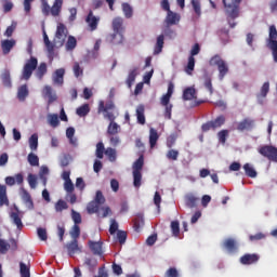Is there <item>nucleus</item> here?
Returning a JSON list of instances; mask_svg holds the SVG:
<instances>
[{
    "instance_id": "f257e3e1",
    "label": "nucleus",
    "mask_w": 277,
    "mask_h": 277,
    "mask_svg": "<svg viewBox=\"0 0 277 277\" xmlns=\"http://www.w3.org/2000/svg\"><path fill=\"white\" fill-rule=\"evenodd\" d=\"M105 201L106 200L103 192L97 190L94 199L90 201L87 206V212L89 213V215H93V213H96L97 217L103 219L111 215V208H109V206H103L105 205Z\"/></svg>"
},
{
    "instance_id": "f03ea898",
    "label": "nucleus",
    "mask_w": 277,
    "mask_h": 277,
    "mask_svg": "<svg viewBox=\"0 0 277 277\" xmlns=\"http://www.w3.org/2000/svg\"><path fill=\"white\" fill-rule=\"evenodd\" d=\"M225 8V14L227 17V23L232 29L237 27L235 18H239V5H241L242 0H233L232 3H226V0H222Z\"/></svg>"
},
{
    "instance_id": "7ed1b4c3",
    "label": "nucleus",
    "mask_w": 277,
    "mask_h": 277,
    "mask_svg": "<svg viewBox=\"0 0 277 277\" xmlns=\"http://www.w3.org/2000/svg\"><path fill=\"white\" fill-rule=\"evenodd\" d=\"M210 66H216L219 71V79L223 81L224 77L230 72V67H228V63L220 56V54H215L209 61Z\"/></svg>"
},
{
    "instance_id": "20e7f679",
    "label": "nucleus",
    "mask_w": 277,
    "mask_h": 277,
    "mask_svg": "<svg viewBox=\"0 0 277 277\" xmlns=\"http://www.w3.org/2000/svg\"><path fill=\"white\" fill-rule=\"evenodd\" d=\"M266 47L272 51L273 60L277 63V29L275 25L269 26Z\"/></svg>"
},
{
    "instance_id": "39448f33",
    "label": "nucleus",
    "mask_w": 277,
    "mask_h": 277,
    "mask_svg": "<svg viewBox=\"0 0 277 277\" xmlns=\"http://www.w3.org/2000/svg\"><path fill=\"white\" fill-rule=\"evenodd\" d=\"M66 38H68V28L63 23H60L56 28L54 44L56 49L64 47V42H66Z\"/></svg>"
},
{
    "instance_id": "423d86ee",
    "label": "nucleus",
    "mask_w": 277,
    "mask_h": 277,
    "mask_svg": "<svg viewBox=\"0 0 277 277\" xmlns=\"http://www.w3.org/2000/svg\"><path fill=\"white\" fill-rule=\"evenodd\" d=\"M36 68H38V58L31 56L30 60H28L24 65V68L22 71V79H25V81H29Z\"/></svg>"
},
{
    "instance_id": "0eeeda50",
    "label": "nucleus",
    "mask_w": 277,
    "mask_h": 277,
    "mask_svg": "<svg viewBox=\"0 0 277 277\" xmlns=\"http://www.w3.org/2000/svg\"><path fill=\"white\" fill-rule=\"evenodd\" d=\"M226 122V117L224 115H220L214 120L208 121L201 126V130L203 133H207V131H215V129H220V127H223Z\"/></svg>"
},
{
    "instance_id": "6e6552de",
    "label": "nucleus",
    "mask_w": 277,
    "mask_h": 277,
    "mask_svg": "<svg viewBox=\"0 0 277 277\" xmlns=\"http://www.w3.org/2000/svg\"><path fill=\"white\" fill-rule=\"evenodd\" d=\"M260 155L265 157L269 161H275L277 163V148L272 145H263L259 148Z\"/></svg>"
},
{
    "instance_id": "1a4fd4ad",
    "label": "nucleus",
    "mask_w": 277,
    "mask_h": 277,
    "mask_svg": "<svg viewBox=\"0 0 277 277\" xmlns=\"http://www.w3.org/2000/svg\"><path fill=\"white\" fill-rule=\"evenodd\" d=\"M42 96L43 98H48V105H52V103L57 101V93H55V90H53V87L51 85L43 87Z\"/></svg>"
},
{
    "instance_id": "9d476101",
    "label": "nucleus",
    "mask_w": 277,
    "mask_h": 277,
    "mask_svg": "<svg viewBox=\"0 0 277 277\" xmlns=\"http://www.w3.org/2000/svg\"><path fill=\"white\" fill-rule=\"evenodd\" d=\"M85 23L89 25L90 31H96L98 29V23H101V17L94 15V12L89 11Z\"/></svg>"
},
{
    "instance_id": "9b49d317",
    "label": "nucleus",
    "mask_w": 277,
    "mask_h": 277,
    "mask_svg": "<svg viewBox=\"0 0 277 277\" xmlns=\"http://www.w3.org/2000/svg\"><path fill=\"white\" fill-rule=\"evenodd\" d=\"M260 260L261 255L256 253H246L239 259L241 265H255Z\"/></svg>"
},
{
    "instance_id": "f8f14e48",
    "label": "nucleus",
    "mask_w": 277,
    "mask_h": 277,
    "mask_svg": "<svg viewBox=\"0 0 277 277\" xmlns=\"http://www.w3.org/2000/svg\"><path fill=\"white\" fill-rule=\"evenodd\" d=\"M88 246L94 256H103V241L89 240Z\"/></svg>"
},
{
    "instance_id": "ddd939ff",
    "label": "nucleus",
    "mask_w": 277,
    "mask_h": 277,
    "mask_svg": "<svg viewBox=\"0 0 277 277\" xmlns=\"http://www.w3.org/2000/svg\"><path fill=\"white\" fill-rule=\"evenodd\" d=\"M64 75H66V69L58 68L54 71L52 81L54 85H64Z\"/></svg>"
},
{
    "instance_id": "4468645a",
    "label": "nucleus",
    "mask_w": 277,
    "mask_h": 277,
    "mask_svg": "<svg viewBox=\"0 0 277 277\" xmlns=\"http://www.w3.org/2000/svg\"><path fill=\"white\" fill-rule=\"evenodd\" d=\"M254 129V119L245 118L237 126V131H252Z\"/></svg>"
},
{
    "instance_id": "2eb2a0df",
    "label": "nucleus",
    "mask_w": 277,
    "mask_h": 277,
    "mask_svg": "<svg viewBox=\"0 0 277 277\" xmlns=\"http://www.w3.org/2000/svg\"><path fill=\"white\" fill-rule=\"evenodd\" d=\"M107 40L110 44L118 47L119 44L124 43V35H122V32H114L107 37Z\"/></svg>"
},
{
    "instance_id": "dca6fc26",
    "label": "nucleus",
    "mask_w": 277,
    "mask_h": 277,
    "mask_svg": "<svg viewBox=\"0 0 277 277\" xmlns=\"http://www.w3.org/2000/svg\"><path fill=\"white\" fill-rule=\"evenodd\" d=\"M10 217L13 224L17 227V230H23V217L21 216V211H18L17 208L15 211L11 212Z\"/></svg>"
},
{
    "instance_id": "f3484780",
    "label": "nucleus",
    "mask_w": 277,
    "mask_h": 277,
    "mask_svg": "<svg viewBox=\"0 0 277 277\" xmlns=\"http://www.w3.org/2000/svg\"><path fill=\"white\" fill-rule=\"evenodd\" d=\"M16 47V40L14 39H5L1 41V49L3 55H8L12 49Z\"/></svg>"
},
{
    "instance_id": "a211bd4d",
    "label": "nucleus",
    "mask_w": 277,
    "mask_h": 277,
    "mask_svg": "<svg viewBox=\"0 0 277 277\" xmlns=\"http://www.w3.org/2000/svg\"><path fill=\"white\" fill-rule=\"evenodd\" d=\"M111 25L115 34H122L124 31V19L122 17H115Z\"/></svg>"
},
{
    "instance_id": "6ab92c4d",
    "label": "nucleus",
    "mask_w": 277,
    "mask_h": 277,
    "mask_svg": "<svg viewBox=\"0 0 277 277\" xmlns=\"http://www.w3.org/2000/svg\"><path fill=\"white\" fill-rule=\"evenodd\" d=\"M199 200L200 199L194 194H188L185 196V205L188 207V209H196V207H198Z\"/></svg>"
},
{
    "instance_id": "aec40b11",
    "label": "nucleus",
    "mask_w": 277,
    "mask_h": 277,
    "mask_svg": "<svg viewBox=\"0 0 277 277\" xmlns=\"http://www.w3.org/2000/svg\"><path fill=\"white\" fill-rule=\"evenodd\" d=\"M179 21H181V16H179V14H176L172 11L167 12V17H166L164 22L168 25V27H171V25H176V23H179Z\"/></svg>"
},
{
    "instance_id": "412c9836",
    "label": "nucleus",
    "mask_w": 277,
    "mask_h": 277,
    "mask_svg": "<svg viewBox=\"0 0 277 277\" xmlns=\"http://www.w3.org/2000/svg\"><path fill=\"white\" fill-rule=\"evenodd\" d=\"M113 109H116V105L114 104V102H108L105 104V102L101 101L98 103V108H97L98 114L111 111Z\"/></svg>"
},
{
    "instance_id": "4be33fe9",
    "label": "nucleus",
    "mask_w": 277,
    "mask_h": 277,
    "mask_svg": "<svg viewBox=\"0 0 277 277\" xmlns=\"http://www.w3.org/2000/svg\"><path fill=\"white\" fill-rule=\"evenodd\" d=\"M223 248L228 252H237V240L233 238H227L223 242Z\"/></svg>"
},
{
    "instance_id": "5701e85b",
    "label": "nucleus",
    "mask_w": 277,
    "mask_h": 277,
    "mask_svg": "<svg viewBox=\"0 0 277 277\" xmlns=\"http://www.w3.org/2000/svg\"><path fill=\"white\" fill-rule=\"evenodd\" d=\"M64 5V0H55L53 5L51 6V15L60 16L62 13V6Z\"/></svg>"
},
{
    "instance_id": "b1692460",
    "label": "nucleus",
    "mask_w": 277,
    "mask_h": 277,
    "mask_svg": "<svg viewBox=\"0 0 277 277\" xmlns=\"http://www.w3.org/2000/svg\"><path fill=\"white\" fill-rule=\"evenodd\" d=\"M67 251L69 256L77 254V252H81V248H79V242L74 239L71 242L67 243Z\"/></svg>"
},
{
    "instance_id": "393cba45",
    "label": "nucleus",
    "mask_w": 277,
    "mask_h": 277,
    "mask_svg": "<svg viewBox=\"0 0 277 277\" xmlns=\"http://www.w3.org/2000/svg\"><path fill=\"white\" fill-rule=\"evenodd\" d=\"M137 77V67H134L129 71L128 78L126 80V84L129 89L133 87V83H135V78Z\"/></svg>"
},
{
    "instance_id": "a878e982",
    "label": "nucleus",
    "mask_w": 277,
    "mask_h": 277,
    "mask_svg": "<svg viewBox=\"0 0 277 277\" xmlns=\"http://www.w3.org/2000/svg\"><path fill=\"white\" fill-rule=\"evenodd\" d=\"M22 200L27 205L28 209H34V199L25 188H22Z\"/></svg>"
},
{
    "instance_id": "bb28decb",
    "label": "nucleus",
    "mask_w": 277,
    "mask_h": 277,
    "mask_svg": "<svg viewBox=\"0 0 277 277\" xmlns=\"http://www.w3.org/2000/svg\"><path fill=\"white\" fill-rule=\"evenodd\" d=\"M157 142H159V133L156 129L150 128L149 130V146L150 148H154L157 146Z\"/></svg>"
},
{
    "instance_id": "cd10ccee",
    "label": "nucleus",
    "mask_w": 277,
    "mask_h": 277,
    "mask_svg": "<svg viewBox=\"0 0 277 277\" xmlns=\"http://www.w3.org/2000/svg\"><path fill=\"white\" fill-rule=\"evenodd\" d=\"M196 98V89L188 87L183 91V101H194Z\"/></svg>"
},
{
    "instance_id": "c85d7f7f",
    "label": "nucleus",
    "mask_w": 277,
    "mask_h": 277,
    "mask_svg": "<svg viewBox=\"0 0 277 277\" xmlns=\"http://www.w3.org/2000/svg\"><path fill=\"white\" fill-rule=\"evenodd\" d=\"M3 205H10L8 200V187L0 185V207H3Z\"/></svg>"
},
{
    "instance_id": "c756f323",
    "label": "nucleus",
    "mask_w": 277,
    "mask_h": 277,
    "mask_svg": "<svg viewBox=\"0 0 277 277\" xmlns=\"http://www.w3.org/2000/svg\"><path fill=\"white\" fill-rule=\"evenodd\" d=\"M29 96V89H27V84H23L18 88L17 98L18 101H25Z\"/></svg>"
},
{
    "instance_id": "7c9ffc66",
    "label": "nucleus",
    "mask_w": 277,
    "mask_h": 277,
    "mask_svg": "<svg viewBox=\"0 0 277 277\" xmlns=\"http://www.w3.org/2000/svg\"><path fill=\"white\" fill-rule=\"evenodd\" d=\"M163 40H164L163 35L158 36L157 42L154 49V55H159V53L163 51V43H164Z\"/></svg>"
},
{
    "instance_id": "2f4dec72",
    "label": "nucleus",
    "mask_w": 277,
    "mask_h": 277,
    "mask_svg": "<svg viewBox=\"0 0 277 277\" xmlns=\"http://www.w3.org/2000/svg\"><path fill=\"white\" fill-rule=\"evenodd\" d=\"M144 169V155H141L138 159L132 166V172H142Z\"/></svg>"
},
{
    "instance_id": "473e14b6",
    "label": "nucleus",
    "mask_w": 277,
    "mask_h": 277,
    "mask_svg": "<svg viewBox=\"0 0 277 277\" xmlns=\"http://www.w3.org/2000/svg\"><path fill=\"white\" fill-rule=\"evenodd\" d=\"M118 133H120V126L117 124L116 121H111L108 124L107 134L108 135H118Z\"/></svg>"
},
{
    "instance_id": "72a5a7b5",
    "label": "nucleus",
    "mask_w": 277,
    "mask_h": 277,
    "mask_svg": "<svg viewBox=\"0 0 277 277\" xmlns=\"http://www.w3.org/2000/svg\"><path fill=\"white\" fill-rule=\"evenodd\" d=\"M76 114L80 118H84V116H88V114H90V104H83L82 106L78 107L76 109Z\"/></svg>"
},
{
    "instance_id": "f704fd0d",
    "label": "nucleus",
    "mask_w": 277,
    "mask_h": 277,
    "mask_svg": "<svg viewBox=\"0 0 277 277\" xmlns=\"http://www.w3.org/2000/svg\"><path fill=\"white\" fill-rule=\"evenodd\" d=\"M56 213H62V211H66L68 209V202L64 199H58L54 206Z\"/></svg>"
},
{
    "instance_id": "c9c22d12",
    "label": "nucleus",
    "mask_w": 277,
    "mask_h": 277,
    "mask_svg": "<svg viewBox=\"0 0 277 277\" xmlns=\"http://www.w3.org/2000/svg\"><path fill=\"white\" fill-rule=\"evenodd\" d=\"M194 68H196V58L194 56H188V63L185 67V72L187 75H192L194 72Z\"/></svg>"
},
{
    "instance_id": "e433bc0d",
    "label": "nucleus",
    "mask_w": 277,
    "mask_h": 277,
    "mask_svg": "<svg viewBox=\"0 0 277 277\" xmlns=\"http://www.w3.org/2000/svg\"><path fill=\"white\" fill-rule=\"evenodd\" d=\"M132 176H133V186L136 189H140V187H142V172H132Z\"/></svg>"
},
{
    "instance_id": "4c0bfd02",
    "label": "nucleus",
    "mask_w": 277,
    "mask_h": 277,
    "mask_svg": "<svg viewBox=\"0 0 277 277\" xmlns=\"http://www.w3.org/2000/svg\"><path fill=\"white\" fill-rule=\"evenodd\" d=\"M27 161L32 168L40 166V158L34 153L28 154Z\"/></svg>"
},
{
    "instance_id": "58836bf2",
    "label": "nucleus",
    "mask_w": 277,
    "mask_h": 277,
    "mask_svg": "<svg viewBox=\"0 0 277 277\" xmlns=\"http://www.w3.org/2000/svg\"><path fill=\"white\" fill-rule=\"evenodd\" d=\"M84 265L89 267L90 272H94V269H96V265H98V261L94 258H87L84 260Z\"/></svg>"
},
{
    "instance_id": "ea45409f",
    "label": "nucleus",
    "mask_w": 277,
    "mask_h": 277,
    "mask_svg": "<svg viewBox=\"0 0 277 277\" xmlns=\"http://www.w3.org/2000/svg\"><path fill=\"white\" fill-rule=\"evenodd\" d=\"M19 274L21 276H31L29 262L28 264L19 262Z\"/></svg>"
},
{
    "instance_id": "a19ab883",
    "label": "nucleus",
    "mask_w": 277,
    "mask_h": 277,
    "mask_svg": "<svg viewBox=\"0 0 277 277\" xmlns=\"http://www.w3.org/2000/svg\"><path fill=\"white\" fill-rule=\"evenodd\" d=\"M243 170L245 173L250 177V179H256V170L250 166V163H245L243 164Z\"/></svg>"
},
{
    "instance_id": "79ce46f5",
    "label": "nucleus",
    "mask_w": 277,
    "mask_h": 277,
    "mask_svg": "<svg viewBox=\"0 0 277 277\" xmlns=\"http://www.w3.org/2000/svg\"><path fill=\"white\" fill-rule=\"evenodd\" d=\"M136 118L138 124H146V117L144 116V106H140L136 109Z\"/></svg>"
},
{
    "instance_id": "37998d69",
    "label": "nucleus",
    "mask_w": 277,
    "mask_h": 277,
    "mask_svg": "<svg viewBox=\"0 0 277 277\" xmlns=\"http://www.w3.org/2000/svg\"><path fill=\"white\" fill-rule=\"evenodd\" d=\"M122 11L126 16V18H132L133 17V8L129 3H122Z\"/></svg>"
},
{
    "instance_id": "c03bdc74",
    "label": "nucleus",
    "mask_w": 277,
    "mask_h": 277,
    "mask_svg": "<svg viewBox=\"0 0 277 277\" xmlns=\"http://www.w3.org/2000/svg\"><path fill=\"white\" fill-rule=\"evenodd\" d=\"M50 127L53 129L60 127V117L56 114H52L48 116Z\"/></svg>"
},
{
    "instance_id": "a18cd8bd",
    "label": "nucleus",
    "mask_w": 277,
    "mask_h": 277,
    "mask_svg": "<svg viewBox=\"0 0 277 277\" xmlns=\"http://www.w3.org/2000/svg\"><path fill=\"white\" fill-rule=\"evenodd\" d=\"M30 150H38V134H32L28 140Z\"/></svg>"
},
{
    "instance_id": "49530a36",
    "label": "nucleus",
    "mask_w": 277,
    "mask_h": 277,
    "mask_svg": "<svg viewBox=\"0 0 277 277\" xmlns=\"http://www.w3.org/2000/svg\"><path fill=\"white\" fill-rule=\"evenodd\" d=\"M267 94H269V82H264L260 90L258 98H265L267 97Z\"/></svg>"
},
{
    "instance_id": "de8ad7c7",
    "label": "nucleus",
    "mask_w": 277,
    "mask_h": 277,
    "mask_svg": "<svg viewBox=\"0 0 277 277\" xmlns=\"http://www.w3.org/2000/svg\"><path fill=\"white\" fill-rule=\"evenodd\" d=\"M71 239L77 240L81 236V227L79 225H74L69 232Z\"/></svg>"
},
{
    "instance_id": "09e8293b",
    "label": "nucleus",
    "mask_w": 277,
    "mask_h": 277,
    "mask_svg": "<svg viewBox=\"0 0 277 277\" xmlns=\"http://www.w3.org/2000/svg\"><path fill=\"white\" fill-rule=\"evenodd\" d=\"M142 226H144V216L138 215L134 219L133 228L136 233H140V228H142Z\"/></svg>"
},
{
    "instance_id": "8fccbe9b",
    "label": "nucleus",
    "mask_w": 277,
    "mask_h": 277,
    "mask_svg": "<svg viewBox=\"0 0 277 277\" xmlns=\"http://www.w3.org/2000/svg\"><path fill=\"white\" fill-rule=\"evenodd\" d=\"M49 174V167L42 166L39 171V177L44 186H47V175Z\"/></svg>"
},
{
    "instance_id": "3c124183",
    "label": "nucleus",
    "mask_w": 277,
    "mask_h": 277,
    "mask_svg": "<svg viewBox=\"0 0 277 277\" xmlns=\"http://www.w3.org/2000/svg\"><path fill=\"white\" fill-rule=\"evenodd\" d=\"M77 48V38L74 36H69L68 40L66 42V49L67 51H72Z\"/></svg>"
},
{
    "instance_id": "603ef678",
    "label": "nucleus",
    "mask_w": 277,
    "mask_h": 277,
    "mask_svg": "<svg viewBox=\"0 0 277 277\" xmlns=\"http://www.w3.org/2000/svg\"><path fill=\"white\" fill-rule=\"evenodd\" d=\"M203 78H205V82H203L205 88L210 92V94H213V83L211 82V76H209L208 74H205Z\"/></svg>"
},
{
    "instance_id": "864d4df0",
    "label": "nucleus",
    "mask_w": 277,
    "mask_h": 277,
    "mask_svg": "<svg viewBox=\"0 0 277 277\" xmlns=\"http://www.w3.org/2000/svg\"><path fill=\"white\" fill-rule=\"evenodd\" d=\"M95 155L97 159H103V155H105V145L103 144V142H98L96 144Z\"/></svg>"
},
{
    "instance_id": "5fc2aeb1",
    "label": "nucleus",
    "mask_w": 277,
    "mask_h": 277,
    "mask_svg": "<svg viewBox=\"0 0 277 277\" xmlns=\"http://www.w3.org/2000/svg\"><path fill=\"white\" fill-rule=\"evenodd\" d=\"M2 82H3V85H5L6 88H11L12 87V80L10 78V70H5L2 74Z\"/></svg>"
},
{
    "instance_id": "6e6d98bb",
    "label": "nucleus",
    "mask_w": 277,
    "mask_h": 277,
    "mask_svg": "<svg viewBox=\"0 0 277 277\" xmlns=\"http://www.w3.org/2000/svg\"><path fill=\"white\" fill-rule=\"evenodd\" d=\"M28 185L30 189H36V187H38V177H36L35 174H28Z\"/></svg>"
},
{
    "instance_id": "4d7b16f0",
    "label": "nucleus",
    "mask_w": 277,
    "mask_h": 277,
    "mask_svg": "<svg viewBox=\"0 0 277 277\" xmlns=\"http://www.w3.org/2000/svg\"><path fill=\"white\" fill-rule=\"evenodd\" d=\"M47 75V63H41L37 69L38 79H42Z\"/></svg>"
},
{
    "instance_id": "13d9d810",
    "label": "nucleus",
    "mask_w": 277,
    "mask_h": 277,
    "mask_svg": "<svg viewBox=\"0 0 277 277\" xmlns=\"http://www.w3.org/2000/svg\"><path fill=\"white\" fill-rule=\"evenodd\" d=\"M41 12L43 16H50L51 14V5H49V2H47V0H43L41 3Z\"/></svg>"
},
{
    "instance_id": "bf43d9fd",
    "label": "nucleus",
    "mask_w": 277,
    "mask_h": 277,
    "mask_svg": "<svg viewBox=\"0 0 277 277\" xmlns=\"http://www.w3.org/2000/svg\"><path fill=\"white\" fill-rule=\"evenodd\" d=\"M171 230H172L174 237H179V235L181 234V226L179 224V221L171 222Z\"/></svg>"
},
{
    "instance_id": "052dcab7",
    "label": "nucleus",
    "mask_w": 277,
    "mask_h": 277,
    "mask_svg": "<svg viewBox=\"0 0 277 277\" xmlns=\"http://www.w3.org/2000/svg\"><path fill=\"white\" fill-rule=\"evenodd\" d=\"M164 277H181V274L179 273V269H176V267H170L164 273Z\"/></svg>"
},
{
    "instance_id": "680f3d73",
    "label": "nucleus",
    "mask_w": 277,
    "mask_h": 277,
    "mask_svg": "<svg viewBox=\"0 0 277 277\" xmlns=\"http://www.w3.org/2000/svg\"><path fill=\"white\" fill-rule=\"evenodd\" d=\"M105 155L106 157H108L109 161H113V162L116 161V149L108 147L105 150Z\"/></svg>"
},
{
    "instance_id": "e2e57ef3",
    "label": "nucleus",
    "mask_w": 277,
    "mask_h": 277,
    "mask_svg": "<svg viewBox=\"0 0 277 277\" xmlns=\"http://www.w3.org/2000/svg\"><path fill=\"white\" fill-rule=\"evenodd\" d=\"M167 159H169L170 161H176L179 159V150L170 149L167 153Z\"/></svg>"
},
{
    "instance_id": "0e129e2a",
    "label": "nucleus",
    "mask_w": 277,
    "mask_h": 277,
    "mask_svg": "<svg viewBox=\"0 0 277 277\" xmlns=\"http://www.w3.org/2000/svg\"><path fill=\"white\" fill-rule=\"evenodd\" d=\"M71 220L74 222V225H79L81 224V213L71 210Z\"/></svg>"
},
{
    "instance_id": "69168bd1",
    "label": "nucleus",
    "mask_w": 277,
    "mask_h": 277,
    "mask_svg": "<svg viewBox=\"0 0 277 277\" xmlns=\"http://www.w3.org/2000/svg\"><path fill=\"white\" fill-rule=\"evenodd\" d=\"M8 250H10V243L3 239H0V254H8Z\"/></svg>"
},
{
    "instance_id": "338daca9",
    "label": "nucleus",
    "mask_w": 277,
    "mask_h": 277,
    "mask_svg": "<svg viewBox=\"0 0 277 277\" xmlns=\"http://www.w3.org/2000/svg\"><path fill=\"white\" fill-rule=\"evenodd\" d=\"M217 137L221 144H226V137H228V130H221L217 133Z\"/></svg>"
},
{
    "instance_id": "774afa93",
    "label": "nucleus",
    "mask_w": 277,
    "mask_h": 277,
    "mask_svg": "<svg viewBox=\"0 0 277 277\" xmlns=\"http://www.w3.org/2000/svg\"><path fill=\"white\" fill-rule=\"evenodd\" d=\"M117 239H118V241L121 246H122V243H127V232L118 230L117 232Z\"/></svg>"
}]
</instances>
